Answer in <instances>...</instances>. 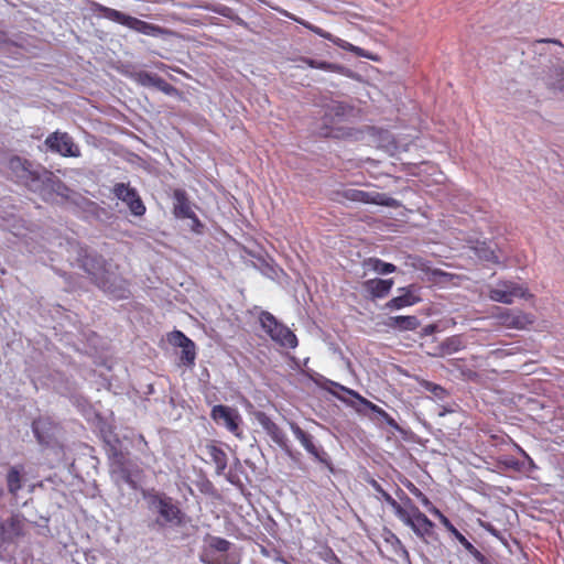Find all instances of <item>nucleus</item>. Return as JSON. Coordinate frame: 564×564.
Segmentation results:
<instances>
[{
    "mask_svg": "<svg viewBox=\"0 0 564 564\" xmlns=\"http://www.w3.org/2000/svg\"><path fill=\"white\" fill-rule=\"evenodd\" d=\"M8 169L17 183L34 193L41 195L46 193L63 195V192L67 191L65 184L53 172L24 158L18 155L10 158Z\"/></svg>",
    "mask_w": 564,
    "mask_h": 564,
    "instance_id": "obj_1",
    "label": "nucleus"
},
{
    "mask_svg": "<svg viewBox=\"0 0 564 564\" xmlns=\"http://www.w3.org/2000/svg\"><path fill=\"white\" fill-rule=\"evenodd\" d=\"M142 497L148 508L159 514L156 522L160 525L182 527L185 523V513L178 503L165 492L154 489L145 490Z\"/></svg>",
    "mask_w": 564,
    "mask_h": 564,
    "instance_id": "obj_2",
    "label": "nucleus"
},
{
    "mask_svg": "<svg viewBox=\"0 0 564 564\" xmlns=\"http://www.w3.org/2000/svg\"><path fill=\"white\" fill-rule=\"evenodd\" d=\"M90 9L94 13L109 21L116 22L148 36H161L166 33V31L160 25L145 22L95 1L91 2Z\"/></svg>",
    "mask_w": 564,
    "mask_h": 564,
    "instance_id": "obj_3",
    "label": "nucleus"
},
{
    "mask_svg": "<svg viewBox=\"0 0 564 564\" xmlns=\"http://www.w3.org/2000/svg\"><path fill=\"white\" fill-rule=\"evenodd\" d=\"M399 519L412 529L417 538L426 541L434 535L435 524L405 496V509Z\"/></svg>",
    "mask_w": 564,
    "mask_h": 564,
    "instance_id": "obj_4",
    "label": "nucleus"
},
{
    "mask_svg": "<svg viewBox=\"0 0 564 564\" xmlns=\"http://www.w3.org/2000/svg\"><path fill=\"white\" fill-rule=\"evenodd\" d=\"M259 321L264 332L276 344L286 348H295L297 346L295 334L289 327L281 324L270 312L262 311L259 315Z\"/></svg>",
    "mask_w": 564,
    "mask_h": 564,
    "instance_id": "obj_5",
    "label": "nucleus"
},
{
    "mask_svg": "<svg viewBox=\"0 0 564 564\" xmlns=\"http://www.w3.org/2000/svg\"><path fill=\"white\" fill-rule=\"evenodd\" d=\"M77 260L80 267L93 276L94 282L100 289L110 294H115V291L110 289L108 281L105 279L106 261L101 256L90 254L86 249L80 248Z\"/></svg>",
    "mask_w": 564,
    "mask_h": 564,
    "instance_id": "obj_6",
    "label": "nucleus"
},
{
    "mask_svg": "<svg viewBox=\"0 0 564 564\" xmlns=\"http://www.w3.org/2000/svg\"><path fill=\"white\" fill-rule=\"evenodd\" d=\"M337 195L343 199L354 203L378 205L391 208L400 207L399 200L379 192H366L361 189L346 188L338 192Z\"/></svg>",
    "mask_w": 564,
    "mask_h": 564,
    "instance_id": "obj_7",
    "label": "nucleus"
},
{
    "mask_svg": "<svg viewBox=\"0 0 564 564\" xmlns=\"http://www.w3.org/2000/svg\"><path fill=\"white\" fill-rule=\"evenodd\" d=\"M44 143L51 152L64 158H78L80 155L79 147L67 132L54 131L46 137Z\"/></svg>",
    "mask_w": 564,
    "mask_h": 564,
    "instance_id": "obj_8",
    "label": "nucleus"
},
{
    "mask_svg": "<svg viewBox=\"0 0 564 564\" xmlns=\"http://www.w3.org/2000/svg\"><path fill=\"white\" fill-rule=\"evenodd\" d=\"M430 513L436 517L441 524L463 545L478 564H487V557L476 549L451 522V520L435 506L429 508Z\"/></svg>",
    "mask_w": 564,
    "mask_h": 564,
    "instance_id": "obj_9",
    "label": "nucleus"
},
{
    "mask_svg": "<svg viewBox=\"0 0 564 564\" xmlns=\"http://www.w3.org/2000/svg\"><path fill=\"white\" fill-rule=\"evenodd\" d=\"M430 513L436 517L441 524L463 545L478 564H487V557L476 549L451 522V520L435 506L429 508Z\"/></svg>",
    "mask_w": 564,
    "mask_h": 564,
    "instance_id": "obj_10",
    "label": "nucleus"
},
{
    "mask_svg": "<svg viewBox=\"0 0 564 564\" xmlns=\"http://www.w3.org/2000/svg\"><path fill=\"white\" fill-rule=\"evenodd\" d=\"M295 22L300 23L301 25H303L304 28H306L307 30L312 31L313 33L317 34L318 36L325 39V40H328L330 41L332 43H334L335 45H337L338 47L345 50V51H348L350 53H354L356 56H359V57H365V58H368V59H371V61H378V58L372 55L371 53L365 51L364 48L359 47V46H356L345 40H341L339 37H336L334 36L332 33L323 30L322 28L319 26H316L312 23H310L308 21H305L303 19H299V18H292Z\"/></svg>",
    "mask_w": 564,
    "mask_h": 564,
    "instance_id": "obj_11",
    "label": "nucleus"
},
{
    "mask_svg": "<svg viewBox=\"0 0 564 564\" xmlns=\"http://www.w3.org/2000/svg\"><path fill=\"white\" fill-rule=\"evenodd\" d=\"M489 299L495 302L511 304L514 297L532 296L528 289L513 281H500L496 288L489 290Z\"/></svg>",
    "mask_w": 564,
    "mask_h": 564,
    "instance_id": "obj_12",
    "label": "nucleus"
},
{
    "mask_svg": "<svg viewBox=\"0 0 564 564\" xmlns=\"http://www.w3.org/2000/svg\"><path fill=\"white\" fill-rule=\"evenodd\" d=\"M290 429L295 438L301 443L305 451L312 455L317 462L332 469L333 464L329 455L323 447H318L313 442V436L301 429L296 423L291 422Z\"/></svg>",
    "mask_w": 564,
    "mask_h": 564,
    "instance_id": "obj_13",
    "label": "nucleus"
},
{
    "mask_svg": "<svg viewBox=\"0 0 564 564\" xmlns=\"http://www.w3.org/2000/svg\"><path fill=\"white\" fill-rule=\"evenodd\" d=\"M210 416L217 423L223 422L225 427L235 436H242V431L240 429L241 416L236 409L218 404L212 409Z\"/></svg>",
    "mask_w": 564,
    "mask_h": 564,
    "instance_id": "obj_14",
    "label": "nucleus"
},
{
    "mask_svg": "<svg viewBox=\"0 0 564 564\" xmlns=\"http://www.w3.org/2000/svg\"><path fill=\"white\" fill-rule=\"evenodd\" d=\"M112 192L118 199L127 204L131 214L138 217L145 214V205L135 188L131 187L129 184L117 183Z\"/></svg>",
    "mask_w": 564,
    "mask_h": 564,
    "instance_id": "obj_15",
    "label": "nucleus"
},
{
    "mask_svg": "<svg viewBox=\"0 0 564 564\" xmlns=\"http://www.w3.org/2000/svg\"><path fill=\"white\" fill-rule=\"evenodd\" d=\"M498 324L514 329H525L529 325L533 324L534 318L531 314L522 311H514L510 308L498 307L497 314H495Z\"/></svg>",
    "mask_w": 564,
    "mask_h": 564,
    "instance_id": "obj_16",
    "label": "nucleus"
},
{
    "mask_svg": "<svg viewBox=\"0 0 564 564\" xmlns=\"http://www.w3.org/2000/svg\"><path fill=\"white\" fill-rule=\"evenodd\" d=\"M169 341L173 346L182 348L181 361L185 366H193L196 359V347L194 341L181 330H173L169 334Z\"/></svg>",
    "mask_w": 564,
    "mask_h": 564,
    "instance_id": "obj_17",
    "label": "nucleus"
},
{
    "mask_svg": "<svg viewBox=\"0 0 564 564\" xmlns=\"http://www.w3.org/2000/svg\"><path fill=\"white\" fill-rule=\"evenodd\" d=\"M399 291L401 292V294L389 300L384 304L386 308L391 311L401 310L403 307L412 306L421 302V296L419 295V286L411 284L409 286L399 289Z\"/></svg>",
    "mask_w": 564,
    "mask_h": 564,
    "instance_id": "obj_18",
    "label": "nucleus"
},
{
    "mask_svg": "<svg viewBox=\"0 0 564 564\" xmlns=\"http://www.w3.org/2000/svg\"><path fill=\"white\" fill-rule=\"evenodd\" d=\"M256 420L276 445L280 447L286 446L288 438L285 433L267 413L257 412Z\"/></svg>",
    "mask_w": 564,
    "mask_h": 564,
    "instance_id": "obj_19",
    "label": "nucleus"
},
{
    "mask_svg": "<svg viewBox=\"0 0 564 564\" xmlns=\"http://www.w3.org/2000/svg\"><path fill=\"white\" fill-rule=\"evenodd\" d=\"M203 451L208 456L206 463H213L216 474L223 475L228 465V457L225 451L215 441L207 442Z\"/></svg>",
    "mask_w": 564,
    "mask_h": 564,
    "instance_id": "obj_20",
    "label": "nucleus"
},
{
    "mask_svg": "<svg viewBox=\"0 0 564 564\" xmlns=\"http://www.w3.org/2000/svg\"><path fill=\"white\" fill-rule=\"evenodd\" d=\"M332 386L338 388L339 390L350 394L351 397L358 399L364 405H366L367 408H369L372 412L377 413L379 416H381L383 419V421L391 427H394L397 429L398 427V424L395 422V420L389 414L387 413L383 409H381L380 406H378L377 404L370 402L369 400H367L366 398L361 397L358 392L351 390V389H348L337 382H334V381H328Z\"/></svg>",
    "mask_w": 564,
    "mask_h": 564,
    "instance_id": "obj_21",
    "label": "nucleus"
},
{
    "mask_svg": "<svg viewBox=\"0 0 564 564\" xmlns=\"http://www.w3.org/2000/svg\"><path fill=\"white\" fill-rule=\"evenodd\" d=\"M393 283V279H369L362 282V289L372 299H383L389 295Z\"/></svg>",
    "mask_w": 564,
    "mask_h": 564,
    "instance_id": "obj_22",
    "label": "nucleus"
},
{
    "mask_svg": "<svg viewBox=\"0 0 564 564\" xmlns=\"http://www.w3.org/2000/svg\"><path fill=\"white\" fill-rule=\"evenodd\" d=\"M55 422L51 417H39L32 422V431L41 444H48L54 436Z\"/></svg>",
    "mask_w": 564,
    "mask_h": 564,
    "instance_id": "obj_23",
    "label": "nucleus"
},
{
    "mask_svg": "<svg viewBox=\"0 0 564 564\" xmlns=\"http://www.w3.org/2000/svg\"><path fill=\"white\" fill-rule=\"evenodd\" d=\"M174 209L173 213L177 218L198 220L192 209L191 202L184 189H175L173 193Z\"/></svg>",
    "mask_w": 564,
    "mask_h": 564,
    "instance_id": "obj_24",
    "label": "nucleus"
},
{
    "mask_svg": "<svg viewBox=\"0 0 564 564\" xmlns=\"http://www.w3.org/2000/svg\"><path fill=\"white\" fill-rule=\"evenodd\" d=\"M475 256L486 262L499 263V257L487 241H476L471 247Z\"/></svg>",
    "mask_w": 564,
    "mask_h": 564,
    "instance_id": "obj_25",
    "label": "nucleus"
},
{
    "mask_svg": "<svg viewBox=\"0 0 564 564\" xmlns=\"http://www.w3.org/2000/svg\"><path fill=\"white\" fill-rule=\"evenodd\" d=\"M362 267L378 274H389L395 272L397 270V267L393 263L384 262L383 260L376 257L365 259Z\"/></svg>",
    "mask_w": 564,
    "mask_h": 564,
    "instance_id": "obj_26",
    "label": "nucleus"
},
{
    "mask_svg": "<svg viewBox=\"0 0 564 564\" xmlns=\"http://www.w3.org/2000/svg\"><path fill=\"white\" fill-rule=\"evenodd\" d=\"M387 325L391 328L400 330H415L420 326V322L415 316H391Z\"/></svg>",
    "mask_w": 564,
    "mask_h": 564,
    "instance_id": "obj_27",
    "label": "nucleus"
},
{
    "mask_svg": "<svg viewBox=\"0 0 564 564\" xmlns=\"http://www.w3.org/2000/svg\"><path fill=\"white\" fill-rule=\"evenodd\" d=\"M451 365L459 371L460 377L470 382L479 383L481 381V375L476 370L469 368L463 359H453Z\"/></svg>",
    "mask_w": 564,
    "mask_h": 564,
    "instance_id": "obj_28",
    "label": "nucleus"
},
{
    "mask_svg": "<svg viewBox=\"0 0 564 564\" xmlns=\"http://www.w3.org/2000/svg\"><path fill=\"white\" fill-rule=\"evenodd\" d=\"M7 486L11 495L17 496L18 491L22 488L21 468L11 467L7 474Z\"/></svg>",
    "mask_w": 564,
    "mask_h": 564,
    "instance_id": "obj_29",
    "label": "nucleus"
},
{
    "mask_svg": "<svg viewBox=\"0 0 564 564\" xmlns=\"http://www.w3.org/2000/svg\"><path fill=\"white\" fill-rule=\"evenodd\" d=\"M463 348V341L459 336L447 337L441 345L442 354H453Z\"/></svg>",
    "mask_w": 564,
    "mask_h": 564,
    "instance_id": "obj_30",
    "label": "nucleus"
},
{
    "mask_svg": "<svg viewBox=\"0 0 564 564\" xmlns=\"http://www.w3.org/2000/svg\"><path fill=\"white\" fill-rule=\"evenodd\" d=\"M379 492L381 494L383 500L393 509L395 516L399 518L405 509V497L401 499V502H398L390 494L383 489H379Z\"/></svg>",
    "mask_w": 564,
    "mask_h": 564,
    "instance_id": "obj_31",
    "label": "nucleus"
},
{
    "mask_svg": "<svg viewBox=\"0 0 564 564\" xmlns=\"http://www.w3.org/2000/svg\"><path fill=\"white\" fill-rule=\"evenodd\" d=\"M314 68L344 74L345 67L326 61H315Z\"/></svg>",
    "mask_w": 564,
    "mask_h": 564,
    "instance_id": "obj_32",
    "label": "nucleus"
},
{
    "mask_svg": "<svg viewBox=\"0 0 564 564\" xmlns=\"http://www.w3.org/2000/svg\"><path fill=\"white\" fill-rule=\"evenodd\" d=\"M406 487L412 495H414L417 499H420V501L422 502V505L424 507H426L429 509V508H431V506H434L431 502V500L429 499V497L425 494H423L415 485L410 482Z\"/></svg>",
    "mask_w": 564,
    "mask_h": 564,
    "instance_id": "obj_33",
    "label": "nucleus"
},
{
    "mask_svg": "<svg viewBox=\"0 0 564 564\" xmlns=\"http://www.w3.org/2000/svg\"><path fill=\"white\" fill-rule=\"evenodd\" d=\"M231 543L223 538H214L210 542V546L218 552H227L230 549Z\"/></svg>",
    "mask_w": 564,
    "mask_h": 564,
    "instance_id": "obj_34",
    "label": "nucleus"
},
{
    "mask_svg": "<svg viewBox=\"0 0 564 564\" xmlns=\"http://www.w3.org/2000/svg\"><path fill=\"white\" fill-rule=\"evenodd\" d=\"M160 76L155 74H150L147 72H141L139 74V82L144 86H155V83L159 80Z\"/></svg>",
    "mask_w": 564,
    "mask_h": 564,
    "instance_id": "obj_35",
    "label": "nucleus"
},
{
    "mask_svg": "<svg viewBox=\"0 0 564 564\" xmlns=\"http://www.w3.org/2000/svg\"><path fill=\"white\" fill-rule=\"evenodd\" d=\"M154 87L158 88L159 90H161L162 93L166 94V95H173V94H175L177 91L176 88L173 85L167 83L162 77L159 78V80L155 83Z\"/></svg>",
    "mask_w": 564,
    "mask_h": 564,
    "instance_id": "obj_36",
    "label": "nucleus"
},
{
    "mask_svg": "<svg viewBox=\"0 0 564 564\" xmlns=\"http://www.w3.org/2000/svg\"><path fill=\"white\" fill-rule=\"evenodd\" d=\"M424 387L426 390L431 391L438 399H443L446 395V390L438 384L426 381L424 383Z\"/></svg>",
    "mask_w": 564,
    "mask_h": 564,
    "instance_id": "obj_37",
    "label": "nucleus"
},
{
    "mask_svg": "<svg viewBox=\"0 0 564 564\" xmlns=\"http://www.w3.org/2000/svg\"><path fill=\"white\" fill-rule=\"evenodd\" d=\"M113 463L121 473H126V457L122 452H115L112 456Z\"/></svg>",
    "mask_w": 564,
    "mask_h": 564,
    "instance_id": "obj_38",
    "label": "nucleus"
},
{
    "mask_svg": "<svg viewBox=\"0 0 564 564\" xmlns=\"http://www.w3.org/2000/svg\"><path fill=\"white\" fill-rule=\"evenodd\" d=\"M432 275L435 278H440L442 281H449L454 276L453 274L445 272L441 269H434L432 271Z\"/></svg>",
    "mask_w": 564,
    "mask_h": 564,
    "instance_id": "obj_39",
    "label": "nucleus"
},
{
    "mask_svg": "<svg viewBox=\"0 0 564 564\" xmlns=\"http://www.w3.org/2000/svg\"><path fill=\"white\" fill-rule=\"evenodd\" d=\"M391 539L394 541L395 545L398 546V549L401 551L402 555L405 557V558H409V552L406 551V549L403 546V544L401 543V541L399 540V538L397 535H394L393 533H391Z\"/></svg>",
    "mask_w": 564,
    "mask_h": 564,
    "instance_id": "obj_40",
    "label": "nucleus"
},
{
    "mask_svg": "<svg viewBox=\"0 0 564 564\" xmlns=\"http://www.w3.org/2000/svg\"><path fill=\"white\" fill-rule=\"evenodd\" d=\"M505 465L508 467V468H511V469H514V470H520L521 469V466L522 464L516 459V458H509L505 462Z\"/></svg>",
    "mask_w": 564,
    "mask_h": 564,
    "instance_id": "obj_41",
    "label": "nucleus"
},
{
    "mask_svg": "<svg viewBox=\"0 0 564 564\" xmlns=\"http://www.w3.org/2000/svg\"><path fill=\"white\" fill-rule=\"evenodd\" d=\"M325 128L327 129V131H325V133H324V135H326V137L338 138L341 135L340 129H335V128L328 127L327 123H325Z\"/></svg>",
    "mask_w": 564,
    "mask_h": 564,
    "instance_id": "obj_42",
    "label": "nucleus"
},
{
    "mask_svg": "<svg viewBox=\"0 0 564 564\" xmlns=\"http://www.w3.org/2000/svg\"><path fill=\"white\" fill-rule=\"evenodd\" d=\"M332 112H334L335 117L337 118V122H340L343 120L344 116V107L340 105H336L332 108Z\"/></svg>",
    "mask_w": 564,
    "mask_h": 564,
    "instance_id": "obj_43",
    "label": "nucleus"
},
{
    "mask_svg": "<svg viewBox=\"0 0 564 564\" xmlns=\"http://www.w3.org/2000/svg\"><path fill=\"white\" fill-rule=\"evenodd\" d=\"M302 61H303L306 65H308L310 67L314 68V64H315V61H316V59L308 58V57H304V58H302Z\"/></svg>",
    "mask_w": 564,
    "mask_h": 564,
    "instance_id": "obj_44",
    "label": "nucleus"
},
{
    "mask_svg": "<svg viewBox=\"0 0 564 564\" xmlns=\"http://www.w3.org/2000/svg\"><path fill=\"white\" fill-rule=\"evenodd\" d=\"M561 76H562V79L557 87H558V89L564 90V69L561 70Z\"/></svg>",
    "mask_w": 564,
    "mask_h": 564,
    "instance_id": "obj_45",
    "label": "nucleus"
},
{
    "mask_svg": "<svg viewBox=\"0 0 564 564\" xmlns=\"http://www.w3.org/2000/svg\"><path fill=\"white\" fill-rule=\"evenodd\" d=\"M489 532H491L492 534H496V530L491 528L490 524L488 525H484Z\"/></svg>",
    "mask_w": 564,
    "mask_h": 564,
    "instance_id": "obj_46",
    "label": "nucleus"
},
{
    "mask_svg": "<svg viewBox=\"0 0 564 564\" xmlns=\"http://www.w3.org/2000/svg\"><path fill=\"white\" fill-rule=\"evenodd\" d=\"M521 453L529 459L530 463H533L532 459L529 457V455L527 454V452H524L523 449H521Z\"/></svg>",
    "mask_w": 564,
    "mask_h": 564,
    "instance_id": "obj_47",
    "label": "nucleus"
},
{
    "mask_svg": "<svg viewBox=\"0 0 564 564\" xmlns=\"http://www.w3.org/2000/svg\"><path fill=\"white\" fill-rule=\"evenodd\" d=\"M139 438H140V441H142L144 443V445H148V442L145 441L143 435H140Z\"/></svg>",
    "mask_w": 564,
    "mask_h": 564,
    "instance_id": "obj_48",
    "label": "nucleus"
},
{
    "mask_svg": "<svg viewBox=\"0 0 564 564\" xmlns=\"http://www.w3.org/2000/svg\"><path fill=\"white\" fill-rule=\"evenodd\" d=\"M17 520L14 518H11V524L13 525Z\"/></svg>",
    "mask_w": 564,
    "mask_h": 564,
    "instance_id": "obj_49",
    "label": "nucleus"
}]
</instances>
